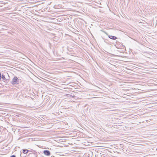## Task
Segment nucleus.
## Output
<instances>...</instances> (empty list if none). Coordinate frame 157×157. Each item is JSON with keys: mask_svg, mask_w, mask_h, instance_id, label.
<instances>
[{"mask_svg": "<svg viewBox=\"0 0 157 157\" xmlns=\"http://www.w3.org/2000/svg\"><path fill=\"white\" fill-rule=\"evenodd\" d=\"M18 82V78L17 77L15 76L13 78L11 82V84L13 85L17 84Z\"/></svg>", "mask_w": 157, "mask_h": 157, "instance_id": "f257e3e1", "label": "nucleus"}, {"mask_svg": "<svg viewBox=\"0 0 157 157\" xmlns=\"http://www.w3.org/2000/svg\"><path fill=\"white\" fill-rule=\"evenodd\" d=\"M2 79L3 80V81L6 82L7 83L9 81V79L7 78H6L5 76V75H2Z\"/></svg>", "mask_w": 157, "mask_h": 157, "instance_id": "f03ea898", "label": "nucleus"}, {"mask_svg": "<svg viewBox=\"0 0 157 157\" xmlns=\"http://www.w3.org/2000/svg\"><path fill=\"white\" fill-rule=\"evenodd\" d=\"M44 153L45 155L49 156L50 155V152L48 150H44Z\"/></svg>", "mask_w": 157, "mask_h": 157, "instance_id": "7ed1b4c3", "label": "nucleus"}, {"mask_svg": "<svg viewBox=\"0 0 157 157\" xmlns=\"http://www.w3.org/2000/svg\"><path fill=\"white\" fill-rule=\"evenodd\" d=\"M109 37L113 40H115L117 38L116 37L112 36H109Z\"/></svg>", "mask_w": 157, "mask_h": 157, "instance_id": "20e7f679", "label": "nucleus"}, {"mask_svg": "<svg viewBox=\"0 0 157 157\" xmlns=\"http://www.w3.org/2000/svg\"><path fill=\"white\" fill-rule=\"evenodd\" d=\"M29 151V150L27 149H23L22 150L23 153L24 154H27Z\"/></svg>", "mask_w": 157, "mask_h": 157, "instance_id": "39448f33", "label": "nucleus"}, {"mask_svg": "<svg viewBox=\"0 0 157 157\" xmlns=\"http://www.w3.org/2000/svg\"><path fill=\"white\" fill-rule=\"evenodd\" d=\"M101 157H108L107 155L105 154H102L101 155Z\"/></svg>", "mask_w": 157, "mask_h": 157, "instance_id": "423d86ee", "label": "nucleus"}, {"mask_svg": "<svg viewBox=\"0 0 157 157\" xmlns=\"http://www.w3.org/2000/svg\"><path fill=\"white\" fill-rule=\"evenodd\" d=\"M105 34H106L107 35H108V34H107V33H106V32H105L104 31H102Z\"/></svg>", "mask_w": 157, "mask_h": 157, "instance_id": "0eeeda50", "label": "nucleus"}, {"mask_svg": "<svg viewBox=\"0 0 157 157\" xmlns=\"http://www.w3.org/2000/svg\"><path fill=\"white\" fill-rule=\"evenodd\" d=\"M10 157H16L14 155H12Z\"/></svg>", "mask_w": 157, "mask_h": 157, "instance_id": "6e6552de", "label": "nucleus"}, {"mask_svg": "<svg viewBox=\"0 0 157 157\" xmlns=\"http://www.w3.org/2000/svg\"><path fill=\"white\" fill-rule=\"evenodd\" d=\"M82 138H81V140H79V141H81V140H82Z\"/></svg>", "mask_w": 157, "mask_h": 157, "instance_id": "1a4fd4ad", "label": "nucleus"}, {"mask_svg": "<svg viewBox=\"0 0 157 157\" xmlns=\"http://www.w3.org/2000/svg\"><path fill=\"white\" fill-rule=\"evenodd\" d=\"M79 132H81V131H80L79 130Z\"/></svg>", "mask_w": 157, "mask_h": 157, "instance_id": "9d476101", "label": "nucleus"}]
</instances>
